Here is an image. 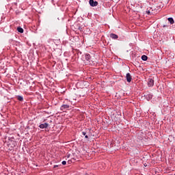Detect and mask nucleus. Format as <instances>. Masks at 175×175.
Listing matches in <instances>:
<instances>
[{"label":"nucleus","instance_id":"nucleus-22","mask_svg":"<svg viewBox=\"0 0 175 175\" xmlns=\"http://www.w3.org/2000/svg\"><path fill=\"white\" fill-rule=\"evenodd\" d=\"M147 13H148V14H150V11H147Z\"/></svg>","mask_w":175,"mask_h":175},{"label":"nucleus","instance_id":"nucleus-3","mask_svg":"<svg viewBox=\"0 0 175 175\" xmlns=\"http://www.w3.org/2000/svg\"><path fill=\"white\" fill-rule=\"evenodd\" d=\"M70 107V105H62L61 107H60V110L62 111H65V110H68V109H69V108Z\"/></svg>","mask_w":175,"mask_h":175},{"label":"nucleus","instance_id":"nucleus-4","mask_svg":"<svg viewBox=\"0 0 175 175\" xmlns=\"http://www.w3.org/2000/svg\"><path fill=\"white\" fill-rule=\"evenodd\" d=\"M89 3L92 8H95L98 5V1H95L94 0H90Z\"/></svg>","mask_w":175,"mask_h":175},{"label":"nucleus","instance_id":"nucleus-17","mask_svg":"<svg viewBox=\"0 0 175 175\" xmlns=\"http://www.w3.org/2000/svg\"><path fill=\"white\" fill-rule=\"evenodd\" d=\"M62 165H66V161H63L62 162Z\"/></svg>","mask_w":175,"mask_h":175},{"label":"nucleus","instance_id":"nucleus-18","mask_svg":"<svg viewBox=\"0 0 175 175\" xmlns=\"http://www.w3.org/2000/svg\"><path fill=\"white\" fill-rule=\"evenodd\" d=\"M71 160H72V161L73 163H74V162H76V159H75V158H72Z\"/></svg>","mask_w":175,"mask_h":175},{"label":"nucleus","instance_id":"nucleus-2","mask_svg":"<svg viewBox=\"0 0 175 175\" xmlns=\"http://www.w3.org/2000/svg\"><path fill=\"white\" fill-rule=\"evenodd\" d=\"M154 79L149 78L148 79V87H154Z\"/></svg>","mask_w":175,"mask_h":175},{"label":"nucleus","instance_id":"nucleus-11","mask_svg":"<svg viewBox=\"0 0 175 175\" xmlns=\"http://www.w3.org/2000/svg\"><path fill=\"white\" fill-rule=\"evenodd\" d=\"M167 20L170 24H174V19L172 17L168 18Z\"/></svg>","mask_w":175,"mask_h":175},{"label":"nucleus","instance_id":"nucleus-16","mask_svg":"<svg viewBox=\"0 0 175 175\" xmlns=\"http://www.w3.org/2000/svg\"><path fill=\"white\" fill-rule=\"evenodd\" d=\"M66 158H70V153H67L66 155Z\"/></svg>","mask_w":175,"mask_h":175},{"label":"nucleus","instance_id":"nucleus-9","mask_svg":"<svg viewBox=\"0 0 175 175\" xmlns=\"http://www.w3.org/2000/svg\"><path fill=\"white\" fill-rule=\"evenodd\" d=\"M17 31L20 33H24V29H23L21 27H17Z\"/></svg>","mask_w":175,"mask_h":175},{"label":"nucleus","instance_id":"nucleus-24","mask_svg":"<svg viewBox=\"0 0 175 175\" xmlns=\"http://www.w3.org/2000/svg\"><path fill=\"white\" fill-rule=\"evenodd\" d=\"M163 27H166V25H163Z\"/></svg>","mask_w":175,"mask_h":175},{"label":"nucleus","instance_id":"nucleus-13","mask_svg":"<svg viewBox=\"0 0 175 175\" xmlns=\"http://www.w3.org/2000/svg\"><path fill=\"white\" fill-rule=\"evenodd\" d=\"M52 40V42H53V43H55V44H56V45L59 44V40L53 39V40Z\"/></svg>","mask_w":175,"mask_h":175},{"label":"nucleus","instance_id":"nucleus-10","mask_svg":"<svg viewBox=\"0 0 175 175\" xmlns=\"http://www.w3.org/2000/svg\"><path fill=\"white\" fill-rule=\"evenodd\" d=\"M16 98L19 102H23L24 100V97H23V96H17Z\"/></svg>","mask_w":175,"mask_h":175},{"label":"nucleus","instance_id":"nucleus-5","mask_svg":"<svg viewBox=\"0 0 175 175\" xmlns=\"http://www.w3.org/2000/svg\"><path fill=\"white\" fill-rule=\"evenodd\" d=\"M109 37L111 38V39H113V40H117V39H118V36L114 33H110Z\"/></svg>","mask_w":175,"mask_h":175},{"label":"nucleus","instance_id":"nucleus-25","mask_svg":"<svg viewBox=\"0 0 175 175\" xmlns=\"http://www.w3.org/2000/svg\"><path fill=\"white\" fill-rule=\"evenodd\" d=\"M174 175H175V173H174Z\"/></svg>","mask_w":175,"mask_h":175},{"label":"nucleus","instance_id":"nucleus-23","mask_svg":"<svg viewBox=\"0 0 175 175\" xmlns=\"http://www.w3.org/2000/svg\"><path fill=\"white\" fill-rule=\"evenodd\" d=\"M119 40H122V38H120Z\"/></svg>","mask_w":175,"mask_h":175},{"label":"nucleus","instance_id":"nucleus-6","mask_svg":"<svg viewBox=\"0 0 175 175\" xmlns=\"http://www.w3.org/2000/svg\"><path fill=\"white\" fill-rule=\"evenodd\" d=\"M126 81L131 83L132 81V75L129 72L126 75Z\"/></svg>","mask_w":175,"mask_h":175},{"label":"nucleus","instance_id":"nucleus-1","mask_svg":"<svg viewBox=\"0 0 175 175\" xmlns=\"http://www.w3.org/2000/svg\"><path fill=\"white\" fill-rule=\"evenodd\" d=\"M82 61L85 64V65H94V60L90 53H85L81 57Z\"/></svg>","mask_w":175,"mask_h":175},{"label":"nucleus","instance_id":"nucleus-19","mask_svg":"<svg viewBox=\"0 0 175 175\" xmlns=\"http://www.w3.org/2000/svg\"><path fill=\"white\" fill-rule=\"evenodd\" d=\"M73 161H72V160H68V163H69V164H70V163H72Z\"/></svg>","mask_w":175,"mask_h":175},{"label":"nucleus","instance_id":"nucleus-8","mask_svg":"<svg viewBox=\"0 0 175 175\" xmlns=\"http://www.w3.org/2000/svg\"><path fill=\"white\" fill-rule=\"evenodd\" d=\"M144 97L146 99V100H151V99H152V94H145Z\"/></svg>","mask_w":175,"mask_h":175},{"label":"nucleus","instance_id":"nucleus-21","mask_svg":"<svg viewBox=\"0 0 175 175\" xmlns=\"http://www.w3.org/2000/svg\"><path fill=\"white\" fill-rule=\"evenodd\" d=\"M9 140H11V142H13V140H14V138H9Z\"/></svg>","mask_w":175,"mask_h":175},{"label":"nucleus","instance_id":"nucleus-7","mask_svg":"<svg viewBox=\"0 0 175 175\" xmlns=\"http://www.w3.org/2000/svg\"><path fill=\"white\" fill-rule=\"evenodd\" d=\"M48 126H49L48 123L40 124L39 125V128H40V129H46V128H47Z\"/></svg>","mask_w":175,"mask_h":175},{"label":"nucleus","instance_id":"nucleus-15","mask_svg":"<svg viewBox=\"0 0 175 175\" xmlns=\"http://www.w3.org/2000/svg\"><path fill=\"white\" fill-rule=\"evenodd\" d=\"M159 8L161 9L162 8H163V4L162 3H160Z\"/></svg>","mask_w":175,"mask_h":175},{"label":"nucleus","instance_id":"nucleus-12","mask_svg":"<svg viewBox=\"0 0 175 175\" xmlns=\"http://www.w3.org/2000/svg\"><path fill=\"white\" fill-rule=\"evenodd\" d=\"M142 61H147L148 59V57H147L146 55H144L142 56Z\"/></svg>","mask_w":175,"mask_h":175},{"label":"nucleus","instance_id":"nucleus-14","mask_svg":"<svg viewBox=\"0 0 175 175\" xmlns=\"http://www.w3.org/2000/svg\"><path fill=\"white\" fill-rule=\"evenodd\" d=\"M82 135L85 136V139H88V135H87V133H85V131H83Z\"/></svg>","mask_w":175,"mask_h":175},{"label":"nucleus","instance_id":"nucleus-20","mask_svg":"<svg viewBox=\"0 0 175 175\" xmlns=\"http://www.w3.org/2000/svg\"><path fill=\"white\" fill-rule=\"evenodd\" d=\"M58 166H59V165H55L53 166V168L55 169V167H58Z\"/></svg>","mask_w":175,"mask_h":175}]
</instances>
